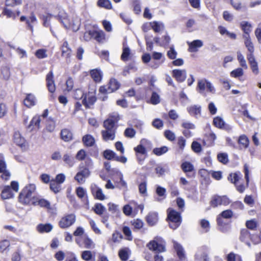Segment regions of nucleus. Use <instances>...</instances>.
I'll return each instance as SVG.
<instances>
[{
    "mask_svg": "<svg viewBox=\"0 0 261 261\" xmlns=\"http://www.w3.org/2000/svg\"><path fill=\"white\" fill-rule=\"evenodd\" d=\"M115 121L109 118L103 122V127L105 129L101 131V134L103 139L105 141L113 140L115 137Z\"/></svg>",
    "mask_w": 261,
    "mask_h": 261,
    "instance_id": "nucleus-1",
    "label": "nucleus"
},
{
    "mask_svg": "<svg viewBox=\"0 0 261 261\" xmlns=\"http://www.w3.org/2000/svg\"><path fill=\"white\" fill-rule=\"evenodd\" d=\"M36 190V186L34 184H30L26 186L20 193L19 201L23 204H28L31 201L32 194Z\"/></svg>",
    "mask_w": 261,
    "mask_h": 261,
    "instance_id": "nucleus-2",
    "label": "nucleus"
},
{
    "mask_svg": "<svg viewBox=\"0 0 261 261\" xmlns=\"http://www.w3.org/2000/svg\"><path fill=\"white\" fill-rule=\"evenodd\" d=\"M167 218L169 220V227L173 229H176L181 224L180 214L174 210H168Z\"/></svg>",
    "mask_w": 261,
    "mask_h": 261,
    "instance_id": "nucleus-3",
    "label": "nucleus"
},
{
    "mask_svg": "<svg viewBox=\"0 0 261 261\" xmlns=\"http://www.w3.org/2000/svg\"><path fill=\"white\" fill-rule=\"evenodd\" d=\"M17 192L19 190L18 182L16 181H12L11 186H6L4 187L1 193V197L3 199H8L14 197V194L12 190Z\"/></svg>",
    "mask_w": 261,
    "mask_h": 261,
    "instance_id": "nucleus-4",
    "label": "nucleus"
},
{
    "mask_svg": "<svg viewBox=\"0 0 261 261\" xmlns=\"http://www.w3.org/2000/svg\"><path fill=\"white\" fill-rule=\"evenodd\" d=\"M86 165L87 167L81 169L75 175L74 179L79 184H83L85 182V179L89 177L90 172L88 167H90L92 165V162L91 160L86 161Z\"/></svg>",
    "mask_w": 261,
    "mask_h": 261,
    "instance_id": "nucleus-5",
    "label": "nucleus"
},
{
    "mask_svg": "<svg viewBox=\"0 0 261 261\" xmlns=\"http://www.w3.org/2000/svg\"><path fill=\"white\" fill-rule=\"evenodd\" d=\"M119 83L115 79H111L107 86H101L99 91L101 94H108L114 92L119 89Z\"/></svg>",
    "mask_w": 261,
    "mask_h": 261,
    "instance_id": "nucleus-6",
    "label": "nucleus"
},
{
    "mask_svg": "<svg viewBox=\"0 0 261 261\" xmlns=\"http://www.w3.org/2000/svg\"><path fill=\"white\" fill-rule=\"evenodd\" d=\"M148 248L155 253H160L165 251V243L161 239H156V240L150 241L148 244Z\"/></svg>",
    "mask_w": 261,
    "mask_h": 261,
    "instance_id": "nucleus-7",
    "label": "nucleus"
},
{
    "mask_svg": "<svg viewBox=\"0 0 261 261\" xmlns=\"http://www.w3.org/2000/svg\"><path fill=\"white\" fill-rule=\"evenodd\" d=\"M76 220V216L74 214H71L63 217L59 222V225L60 228H67L73 225Z\"/></svg>",
    "mask_w": 261,
    "mask_h": 261,
    "instance_id": "nucleus-8",
    "label": "nucleus"
},
{
    "mask_svg": "<svg viewBox=\"0 0 261 261\" xmlns=\"http://www.w3.org/2000/svg\"><path fill=\"white\" fill-rule=\"evenodd\" d=\"M256 237L254 236H251L249 232L246 229L241 230L240 236V240L241 241L244 242L249 247H251V244L249 240H251L255 244L259 243L258 241H255Z\"/></svg>",
    "mask_w": 261,
    "mask_h": 261,
    "instance_id": "nucleus-9",
    "label": "nucleus"
},
{
    "mask_svg": "<svg viewBox=\"0 0 261 261\" xmlns=\"http://www.w3.org/2000/svg\"><path fill=\"white\" fill-rule=\"evenodd\" d=\"M229 199L226 196L215 195L212 197L211 205L217 207L219 205H227L230 203Z\"/></svg>",
    "mask_w": 261,
    "mask_h": 261,
    "instance_id": "nucleus-10",
    "label": "nucleus"
},
{
    "mask_svg": "<svg viewBox=\"0 0 261 261\" xmlns=\"http://www.w3.org/2000/svg\"><path fill=\"white\" fill-rule=\"evenodd\" d=\"M55 18L61 22L65 28H68L70 25V20L68 18L67 13L64 11H61Z\"/></svg>",
    "mask_w": 261,
    "mask_h": 261,
    "instance_id": "nucleus-11",
    "label": "nucleus"
},
{
    "mask_svg": "<svg viewBox=\"0 0 261 261\" xmlns=\"http://www.w3.org/2000/svg\"><path fill=\"white\" fill-rule=\"evenodd\" d=\"M195 258L199 261H209L208 249L205 247H203L199 249L195 255Z\"/></svg>",
    "mask_w": 261,
    "mask_h": 261,
    "instance_id": "nucleus-12",
    "label": "nucleus"
},
{
    "mask_svg": "<svg viewBox=\"0 0 261 261\" xmlns=\"http://www.w3.org/2000/svg\"><path fill=\"white\" fill-rule=\"evenodd\" d=\"M46 81L48 91L50 93H54L56 90V86L52 71H49L46 75Z\"/></svg>",
    "mask_w": 261,
    "mask_h": 261,
    "instance_id": "nucleus-13",
    "label": "nucleus"
},
{
    "mask_svg": "<svg viewBox=\"0 0 261 261\" xmlns=\"http://www.w3.org/2000/svg\"><path fill=\"white\" fill-rule=\"evenodd\" d=\"M189 114L196 118L201 116V107L199 105H192L187 108Z\"/></svg>",
    "mask_w": 261,
    "mask_h": 261,
    "instance_id": "nucleus-14",
    "label": "nucleus"
},
{
    "mask_svg": "<svg viewBox=\"0 0 261 261\" xmlns=\"http://www.w3.org/2000/svg\"><path fill=\"white\" fill-rule=\"evenodd\" d=\"M172 76L179 82H184L187 77L186 70L174 69L172 70Z\"/></svg>",
    "mask_w": 261,
    "mask_h": 261,
    "instance_id": "nucleus-15",
    "label": "nucleus"
},
{
    "mask_svg": "<svg viewBox=\"0 0 261 261\" xmlns=\"http://www.w3.org/2000/svg\"><path fill=\"white\" fill-rule=\"evenodd\" d=\"M0 172L3 173L2 175V178L5 180L9 179L10 173L6 170V164L2 154H0Z\"/></svg>",
    "mask_w": 261,
    "mask_h": 261,
    "instance_id": "nucleus-16",
    "label": "nucleus"
},
{
    "mask_svg": "<svg viewBox=\"0 0 261 261\" xmlns=\"http://www.w3.org/2000/svg\"><path fill=\"white\" fill-rule=\"evenodd\" d=\"M41 116L39 115L35 116L31 120L30 124L28 126V128L32 131L36 127L38 129L40 128Z\"/></svg>",
    "mask_w": 261,
    "mask_h": 261,
    "instance_id": "nucleus-17",
    "label": "nucleus"
},
{
    "mask_svg": "<svg viewBox=\"0 0 261 261\" xmlns=\"http://www.w3.org/2000/svg\"><path fill=\"white\" fill-rule=\"evenodd\" d=\"M33 204L35 205H39L42 207H45L47 209H51L50 202L43 198H33Z\"/></svg>",
    "mask_w": 261,
    "mask_h": 261,
    "instance_id": "nucleus-18",
    "label": "nucleus"
},
{
    "mask_svg": "<svg viewBox=\"0 0 261 261\" xmlns=\"http://www.w3.org/2000/svg\"><path fill=\"white\" fill-rule=\"evenodd\" d=\"M53 228V225L50 223L39 224L36 227L37 230L39 233H47L51 231Z\"/></svg>",
    "mask_w": 261,
    "mask_h": 261,
    "instance_id": "nucleus-19",
    "label": "nucleus"
},
{
    "mask_svg": "<svg viewBox=\"0 0 261 261\" xmlns=\"http://www.w3.org/2000/svg\"><path fill=\"white\" fill-rule=\"evenodd\" d=\"M187 43L189 46V50L191 52L196 51L197 48L201 47L203 45L202 41L200 40H195L191 42H188Z\"/></svg>",
    "mask_w": 261,
    "mask_h": 261,
    "instance_id": "nucleus-20",
    "label": "nucleus"
},
{
    "mask_svg": "<svg viewBox=\"0 0 261 261\" xmlns=\"http://www.w3.org/2000/svg\"><path fill=\"white\" fill-rule=\"evenodd\" d=\"M214 125L219 128H225L229 129L230 127L229 126H226L225 122L223 119L220 117H216L213 120Z\"/></svg>",
    "mask_w": 261,
    "mask_h": 261,
    "instance_id": "nucleus-21",
    "label": "nucleus"
},
{
    "mask_svg": "<svg viewBox=\"0 0 261 261\" xmlns=\"http://www.w3.org/2000/svg\"><path fill=\"white\" fill-rule=\"evenodd\" d=\"M36 102V98L35 96L32 94H27L26 98L23 100L24 105L28 108L35 105Z\"/></svg>",
    "mask_w": 261,
    "mask_h": 261,
    "instance_id": "nucleus-22",
    "label": "nucleus"
},
{
    "mask_svg": "<svg viewBox=\"0 0 261 261\" xmlns=\"http://www.w3.org/2000/svg\"><path fill=\"white\" fill-rule=\"evenodd\" d=\"M146 221L149 225H155L158 221V216L157 213L150 212L146 216Z\"/></svg>",
    "mask_w": 261,
    "mask_h": 261,
    "instance_id": "nucleus-23",
    "label": "nucleus"
},
{
    "mask_svg": "<svg viewBox=\"0 0 261 261\" xmlns=\"http://www.w3.org/2000/svg\"><path fill=\"white\" fill-rule=\"evenodd\" d=\"M60 135L61 139L65 142H69L72 140V133L68 129L65 128L62 129Z\"/></svg>",
    "mask_w": 261,
    "mask_h": 261,
    "instance_id": "nucleus-24",
    "label": "nucleus"
},
{
    "mask_svg": "<svg viewBox=\"0 0 261 261\" xmlns=\"http://www.w3.org/2000/svg\"><path fill=\"white\" fill-rule=\"evenodd\" d=\"M14 142L18 146L22 147L25 142V140L23 137L21 136L19 132H16L14 134Z\"/></svg>",
    "mask_w": 261,
    "mask_h": 261,
    "instance_id": "nucleus-25",
    "label": "nucleus"
},
{
    "mask_svg": "<svg viewBox=\"0 0 261 261\" xmlns=\"http://www.w3.org/2000/svg\"><path fill=\"white\" fill-rule=\"evenodd\" d=\"M174 248L176 251L177 255L180 260H183L185 258L184 249L182 246L178 244L177 242L174 241Z\"/></svg>",
    "mask_w": 261,
    "mask_h": 261,
    "instance_id": "nucleus-26",
    "label": "nucleus"
},
{
    "mask_svg": "<svg viewBox=\"0 0 261 261\" xmlns=\"http://www.w3.org/2000/svg\"><path fill=\"white\" fill-rule=\"evenodd\" d=\"M92 78L95 82H100L102 79V72L97 69H92L90 71Z\"/></svg>",
    "mask_w": 261,
    "mask_h": 261,
    "instance_id": "nucleus-27",
    "label": "nucleus"
},
{
    "mask_svg": "<svg viewBox=\"0 0 261 261\" xmlns=\"http://www.w3.org/2000/svg\"><path fill=\"white\" fill-rule=\"evenodd\" d=\"M71 24L68 27H71L73 31H77L81 25V19L77 16H74L72 20L70 21Z\"/></svg>",
    "mask_w": 261,
    "mask_h": 261,
    "instance_id": "nucleus-28",
    "label": "nucleus"
},
{
    "mask_svg": "<svg viewBox=\"0 0 261 261\" xmlns=\"http://www.w3.org/2000/svg\"><path fill=\"white\" fill-rule=\"evenodd\" d=\"M93 38L99 42H103L105 40V34L102 31L93 30Z\"/></svg>",
    "mask_w": 261,
    "mask_h": 261,
    "instance_id": "nucleus-29",
    "label": "nucleus"
},
{
    "mask_svg": "<svg viewBox=\"0 0 261 261\" xmlns=\"http://www.w3.org/2000/svg\"><path fill=\"white\" fill-rule=\"evenodd\" d=\"M233 216V212L230 210H227L223 211L217 218V221L218 223H220L221 221L222 218L224 219L231 218Z\"/></svg>",
    "mask_w": 261,
    "mask_h": 261,
    "instance_id": "nucleus-30",
    "label": "nucleus"
},
{
    "mask_svg": "<svg viewBox=\"0 0 261 261\" xmlns=\"http://www.w3.org/2000/svg\"><path fill=\"white\" fill-rule=\"evenodd\" d=\"M241 27L243 30L244 34L243 36H249V33L251 32V25L248 21H243L241 23Z\"/></svg>",
    "mask_w": 261,
    "mask_h": 261,
    "instance_id": "nucleus-31",
    "label": "nucleus"
},
{
    "mask_svg": "<svg viewBox=\"0 0 261 261\" xmlns=\"http://www.w3.org/2000/svg\"><path fill=\"white\" fill-rule=\"evenodd\" d=\"M96 98L93 93H89L88 97V101L86 99V96L83 98V103L86 106L88 107L89 105H92L96 101Z\"/></svg>",
    "mask_w": 261,
    "mask_h": 261,
    "instance_id": "nucleus-32",
    "label": "nucleus"
},
{
    "mask_svg": "<svg viewBox=\"0 0 261 261\" xmlns=\"http://www.w3.org/2000/svg\"><path fill=\"white\" fill-rule=\"evenodd\" d=\"M71 53V50L69 47L68 43L67 41H64L63 45H62V54L63 56H66L67 58L70 57Z\"/></svg>",
    "mask_w": 261,
    "mask_h": 261,
    "instance_id": "nucleus-33",
    "label": "nucleus"
},
{
    "mask_svg": "<svg viewBox=\"0 0 261 261\" xmlns=\"http://www.w3.org/2000/svg\"><path fill=\"white\" fill-rule=\"evenodd\" d=\"M207 80L203 79L198 80V85L197 87V90L199 93L202 94L203 93L205 89L206 88Z\"/></svg>",
    "mask_w": 261,
    "mask_h": 261,
    "instance_id": "nucleus-34",
    "label": "nucleus"
},
{
    "mask_svg": "<svg viewBox=\"0 0 261 261\" xmlns=\"http://www.w3.org/2000/svg\"><path fill=\"white\" fill-rule=\"evenodd\" d=\"M95 189L92 188V192L95 197L100 200H103L106 198L105 195L103 194L102 191L100 188H95Z\"/></svg>",
    "mask_w": 261,
    "mask_h": 261,
    "instance_id": "nucleus-35",
    "label": "nucleus"
},
{
    "mask_svg": "<svg viewBox=\"0 0 261 261\" xmlns=\"http://www.w3.org/2000/svg\"><path fill=\"white\" fill-rule=\"evenodd\" d=\"M150 24L151 28L156 33H159L164 29V24L161 22L153 21Z\"/></svg>",
    "mask_w": 261,
    "mask_h": 261,
    "instance_id": "nucleus-36",
    "label": "nucleus"
},
{
    "mask_svg": "<svg viewBox=\"0 0 261 261\" xmlns=\"http://www.w3.org/2000/svg\"><path fill=\"white\" fill-rule=\"evenodd\" d=\"M83 141L87 146H92L95 143L94 138L90 135H86L83 137Z\"/></svg>",
    "mask_w": 261,
    "mask_h": 261,
    "instance_id": "nucleus-37",
    "label": "nucleus"
},
{
    "mask_svg": "<svg viewBox=\"0 0 261 261\" xmlns=\"http://www.w3.org/2000/svg\"><path fill=\"white\" fill-rule=\"evenodd\" d=\"M243 38L244 39V43L246 47H247L248 50L250 53L254 52V46L252 42L251 41L250 37H247L246 36H243Z\"/></svg>",
    "mask_w": 261,
    "mask_h": 261,
    "instance_id": "nucleus-38",
    "label": "nucleus"
},
{
    "mask_svg": "<svg viewBox=\"0 0 261 261\" xmlns=\"http://www.w3.org/2000/svg\"><path fill=\"white\" fill-rule=\"evenodd\" d=\"M241 173L240 172L236 173H231L228 176V180L231 183L236 184V182L239 180L241 176Z\"/></svg>",
    "mask_w": 261,
    "mask_h": 261,
    "instance_id": "nucleus-39",
    "label": "nucleus"
},
{
    "mask_svg": "<svg viewBox=\"0 0 261 261\" xmlns=\"http://www.w3.org/2000/svg\"><path fill=\"white\" fill-rule=\"evenodd\" d=\"M56 128V123L55 121L51 119H49L47 120L45 130L49 133L53 132Z\"/></svg>",
    "mask_w": 261,
    "mask_h": 261,
    "instance_id": "nucleus-40",
    "label": "nucleus"
},
{
    "mask_svg": "<svg viewBox=\"0 0 261 261\" xmlns=\"http://www.w3.org/2000/svg\"><path fill=\"white\" fill-rule=\"evenodd\" d=\"M103 155L105 159L108 160H115L116 154L111 150L107 149L103 151Z\"/></svg>",
    "mask_w": 261,
    "mask_h": 261,
    "instance_id": "nucleus-41",
    "label": "nucleus"
},
{
    "mask_svg": "<svg viewBox=\"0 0 261 261\" xmlns=\"http://www.w3.org/2000/svg\"><path fill=\"white\" fill-rule=\"evenodd\" d=\"M97 5L107 9H111L112 8L111 2L109 0H98Z\"/></svg>",
    "mask_w": 261,
    "mask_h": 261,
    "instance_id": "nucleus-42",
    "label": "nucleus"
},
{
    "mask_svg": "<svg viewBox=\"0 0 261 261\" xmlns=\"http://www.w3.org/2000/svg\"><path fill=\"white\" fill-rule=\"evenodd\" d=\"M92 210L96 214L101 215L103 214L106 208L101 203H96L95 204L94 206L93 207Z\"/></svg>",
    "mask_w": 261,
    "mask_h": 261,
    "instance_id": "nucleus-43",
    "label": "nucleus"
},
{
    "mask_svg": "<svg viewBox=\"0 0 261 261\" xmlns=\"http://www.w3.org/2000/svg\"><path fill=\"white\" fill-rule=\"evenodd\" d=\"M227 261H242L241 256L233 252H230L227 256Z\"/></svg>",
    "mask_w": 261,
    "mask_h": 261,
    "instance_id": "nucleus-44",
    "label": "nucleus"
},
{
    "mask_svg": "<svg viewBox=\"0 0 261 261\" xmlns=\"http://www.w3.org/2000/svg\"><path fill=\"white\" fill-rule=\"evenodd\" d=\"M53 16V15L51 14H46L44 15H42L40 18L43 20V25L45 27H48L50 25V20L51 18V17Z\"/></svg>",
    "mask_w": 261,
    "mask_h": 261,
    "instance_id": "nucleus-45",
    "label": "nucleus"
},
{
    "mask_svg": "<svg viewBox=\"0 0 261 261\" xmlns=\"http://www.w3.org/2000/svg\"><path fill=\"white\" fill-rule=\"evenodd\" d=\"M237 58L240 66L245 69H247L248 67L246 60L244 59L243 55L240 51L237 52Z\"/></svg>",
    "mask_w": 261,
    "mask_h": 261,
    "instance_id": "nucleus-46",
    "label": "nucleus"
},
{
    "mask_svg": "<svg viewBox=\"0 0 261 261\" xmlns=\"http://www.w3.org/2000/svg\"><path fill=\"white\" fill-rule=\"evenodd\" d=\"M128 249L123 248L119 251V256L123 261H126L128 258Z\"/></svg>",
    "mask_w": 261,
    "mask_h": 261,
    "instance_id": "nucleus-47",
    "label": "nucleus"
},
{
    "mask_svg": "<svg viewBox=\"0 0 261 261\" xmlns=\"http://www.w3.org/2000/svg\"><path fill=\"white\" fill-rule=\"evenodd\" d=\"M168 150V147L164 146L160 148H154L153 150V152L155 155L160 156L167 152Z\"/></svg>",
    "mask_w": 261,
    "mask_h": 261,
    "instance_id": "nucleus-48",
    "label": "nucleus"
},
{
    "mask_svg": "<svg viewBox=\"0 0 261 261\" xmlns=\"http://www.w3.org/2000/svg\"><path fill=\"white\" fill-rule=\"evenodd\" d=\"M145 140H142L141 141V144L138 145L136 147H135V151L141 155H144L146 153L145 148L142 145V144L145 141Z\"/></svg>",
    "mask_w": 261,
    "mask_h": 261,
    "instance_id": "nucleus-49",
    "label": "nucleus"
},
{
    "mask_svg": "<svg viewBox=\"0 0 261 261\" xmlns=\"http://www.w3.org/2000/svg\"><path fill=\"white\" fill-rule=\"evenodd\" d=\"M181 168L185 172H191L194 169L193 165L188 162H185L181 164Z\"/></svg>",
    "mask_w": 261,
    "mask_h": 261,
    "instance_id": "nucleus-50",
    "label": "nucleus"
},
{
    "mask_svg": "<svg viewBox=\"0 0 261 261\" xmlns=\"http://www.w3.org/2000/svg\"><path fill=\"white\" fill-rule=\"evenodd\" d=\"M130 53V49L128 47H125L123 48V51L121 56V59L123 61H126L128 60V57Z\"/></svg>",
    "mask_w": 261,
    "mask_h": 261,
    "instance_id": "nucleus-51",
    "label": "nucleus"
},
{
    "mask_svg": "<svg viewBox=\"0 0 261 261\" xmlns=\"http://www.w3.org/2000/svg\"><path fill=\"white\" fill-rule=\"evenodd\" d=\"M60 185V184L57 183L54 180H51L50 183V189L55 193H57L61 190V186Z\"/></svg>",
    "mask_w": 261,
    "mask_h": 261,
    "instance_id": "nucleus-52",
    "label": "nucleus"
},
{
    "mask_svg": "<svg viewBox=\"0 0 261 261\" xmlns=\"http://www.w3.org/2000/svg\"><path fill=\"white\" fill-rule=\"evenodd\" d=\"M243 74V69L241 68H238L230 72V76L233 77L238 78L242 76Z\"/></svg>",
    "mask_w": 261,
    "mask_h": 261,
    "instance_id": "nucleus-53",
    "label": "nucleus"
},
{
    "mask_svg": "<svg viewBox=\"0 0 261 261\" xmlns=\"http://www.w3.org/2000/svg\"><path fill=\"white\" fill-rule=\"evenodd\" d=\"M36 21L37 18L33 13H32L29 19L27 20L28 26L32 32L33 31V27L31 23Z\"/></svg>",
    "mask_w": 261,
    "mask_h": 261,
    "instance_id": "nucleus-54",
    "label": "nucleus"
},
{
    "mask_svg": "<svg viewBox=\"0 0 261 261\" xmlns=\"http://www.w3.org/2000/svg\"><path fill=\"white\" fill-rule=\"evenodd\" d=\"M161 42L160 43V46L164 47H166L169 44L171 40L170 37L167 34L163 36Z\"/></svg>",
    "mask_w": 261,
    "mask_h": 261,
    "instance_id": "nucleus-55",
    "label": "nucleus"
},
{
    "mask_svg": "<svg viewBox=\"0 0 261 261\" xmlns=\"http://www.w3.org/2000/svg\"><path fill=\"white\" fill-rule=\"evenodd\" d=\"M239 143L246 148L248 146L249 140L246 136L242 135L239 139Z\"/></svg>",
    "mask_w": 261,
    "mask_h": 261,
    "instance_id": "nucleus-56",
    "label": "nucleus"
},
{
    "mask_svg": "<svg viewBox=\"0 0 261 261\" xmlns=\"http://www.w3.org/2000/svg\"><path fill=\"white\" fill-rule=\"evenodd\" d=\"M217 158L220 162L224 164H226L228 161V155L226 153H219L217 155Z\"/></svg>",
    "mask_w": 261,
    "mask_h": 261,
    "instance_id": "nucleus-57",
    "label": "nucleus"
},
{
    "mask_svg": "<svg viewBox=\"0 0 261 261\" xmlns=\"http://www.w3.org/2000/svg\"><path fill=\"white\" fill-rule=\"evenodd\" d=\"M108 205L109 211L112 213L117 214L119 213V210L118 205L112 203H109Z\"/></svg>",
    "mask_w": 261,
    "mask_h": 261,
    "instance_id": "nucleus-58",
    "label": "nucleus"
},
{
    "mask_svg": "<svg viewBox=\"0 0 261 261\" xmlns=\"http://www.w3.org/2000/svg\"><path fill=\"white\" fill-rule=\"evenodd\" d=\"M181 126L186 129H194L195 128V124L189 121H184L181 123Z\"/></svg>",
    "mask_w": 261,
    "mask_h": 261,
    "instance_id": "nucleus-59",
    "label": "nucleus"
},
{
    "mask_svg": "<svg viewBox=\"0 0 261 261\" xmlns=\"http://www.w3.org/2000/svg\"><path fill=\"white\" fill-rule=\"evenodd\" d=\"M73 96L75 99H80L84 98L85 94L82 89H77L74 91Z\"/></svg>",
    "mask_w": 261,
    "mask_h": 261,
    "instance_id": "nucleus-60",
    "label": "nucleus"
},
{
    "mask_svg": "<svg viewBox=\"0 0 261 261\" xmlns=\"http://www.w3.org/2000/svg\"><path fill=\"white\" fill-rule=\"evenodd\" d=\"M167 55L170 59H175L176 58L177 52L175 50L173 45L170 47V49L167 51Z\"/></svg>",
    "mask_w": 261,
    "mask_h": 261,
    "instance_id": "nucleus-61",
    "label": "nucleus"
},
{
    "mask_svg": "<svg viewBox=\"0 0 261 261\" xmlns=\"http://www.w3.org/2000/svg\"><path fill=\"white\" fill-rule=\"evenodd\" d=\"M10 243L7 240H4L0 242V251L2 252L6 250L9 246Z\"/></svg>",
    "mask_w": 261,
    "mask_h": 261,
    "instance_id": "nucleus-62",
    "label": "nucleus"
},
{
    "mask_svg": "<svg viewBox=\"0 0 261 261\" xmlns=\"http://www.w3.org/2000/svg\"><path fill=\"white\" fill-rule=\"evenodd\" d=\"M153 126L157 129H161L163 127V122L160 119L156 118L152 122Z\"/></svg>",
    "mask_w": 261,
    "mask_h": 261,
    "instance_id": "nucleus-63",
    "label": "nucleus"
},
{
    "mask_svg": "<svg viewBox=\"0 0 261 261\" xmlns=\"http://www.w3.org/2000/svg\"><path fill=\"white\" fill-rule=\"evenodd\" d=\"M150 101L153 105L159 103L160 102V96L156 92H153L150 98Z\"/></svg>",
    "mask_w": 261,
    "mask_h": 261,
    "instance_id": "nucleus-64",
    "label": "nucleus"
}]
</instances>
